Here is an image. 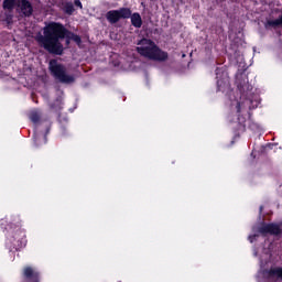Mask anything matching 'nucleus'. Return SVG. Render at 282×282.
Masks as SVG:
<instances>
[{"label":"nucleus","instance_id":"nucleus-8","mask_svg":"<svg viewBox=\"0 0 282 282\" xmlns=\"http://www.w3.org/2000/svg\"><path fill=\"white\" fill-rule=\"evenodd\" d=\"M217 87L218 91H228L230 89V80L228 79V73L224 72L223 68L216 69Z\"/></svg>","mask_w":282,"mask_h":282},{"label":"nucleus","instance_id":"nucleus-10","mask_svg":"<svg viewBox=\"0 0 282 282\" xmlns=\"http://www.w3.org/2000/svg\"><path fill=\"white\" fill-rule=\"evenodd\" d=\"M24 276L31 282H39V271L32 267H26L24 269Z\"/></svg>","mask_w":282,"mask_h":282},{"label":"nucleus","instance_id":"nucleus-17","mask_svg":"<svg viewBox=\"0 0 282 282\" xmlns=\"http://www.w3.org/2000/svg\"><path fill=\"white\" fill-rule=\"evenodd\" d=\"M75 6L83 10V3L80 2V0H75Z\"/></svg>","mask_w":282,"mask_h":282},{"label":"nucleus","instance_id":"nucleus-12","mask_svg":"<svg viewBox=\"0 0 282 282\" xmlns=\"http://www.w3.org/2000/svg\"><path fill=\"white\" fill-rule=\"evenodd\" d=\"M34 140H35V144L37 147H41V144H46L47 143V137L45 134H39V133H34Z\"/></svg>","mask_w":282,"mask_h":282},{"label":"nucleus","instance_id":"nucleus-16","mask_svg":"<svg viewBox=\"0 0 282 282\" xmlns=\"http://www.w3.org/2000/svg\"><path fill=\"white\" fill-rule=\"evenodd\" d=\"M30 120H32V122H36L39 120V111L36 110L31 111Z\"/></svg>","mask_w":282,"mask_h":282},{"label":"nucleus","instance_id":"nucleus-1","mask_svg":"<svg viewBox=\"0 0 282 282\" xmlns=\"http://www.w3.org/2000/svg\"><path fill=\"white\" fill-rule=\"evenodd\" d=\"M66 39V45H69V41H74L77 45H80V36L67 31L65 26L58 22L45 23L43 33H37L35 41L44 47L50 54H63V44L61 41Z\"/></svg>","mask_w":282,"mask_h":282},{"label":"nucleus","instance_id":"nucleus-11","mask_svg":"<svg viewBox=\"0 0 282 282\" xmlns=\"http://www.w3.org/2000/svg\"><path fill=\"white\" fill-rule=\"evenodd\" d=\"M131 23L134 28H142V17L139 13H133L131 15Z\"/></svg>","mask_w":282,"mask_h":282},{"label":"nucleus","instance_id":"nucleus-14","mask_svg":"<svg viewBox=\"0 0 282 282\" xmlns=\"http://www.w3.org/2000/svg\"><path fill=\"white\" fill-rule=\"evenodd\" d=\"M64 11L66 14H72L74 12V4L72 2H67L64 7Z\"/></svg>","mask_w":282,"mask_h":282},{"label":"nucleus","instance_id":"nucleus-6","mask_svg":"<svg viewBox=\"0 0 282 282\" xmlns=\"http://www.w3.org/2000/svg\"><path fill=\"white\" fill-rule=\"evenodd\" d=\"M253 235H250L248 240L250 243H254L259 239L260 235H279L281 227L276 224H261L259 227H253Z\"/></svg>","mask_w":282,"mask_h":282},{"label":"nucleus","instance_id":"nucleus-15","mask_svg":"<svg viewBox=\"0 0 282 282\" xmlns=\"http://www.w3.org/2000/svg\"><path fill=\"white\" fill-rule=\"evenodd\" d=\"M246 105H250L249 100H246L242 105L237 104V111L238 113H241V111H246Z\"/></svg>","mask_w":282,"mask_h":282},{"label":"nucleus","instance_id":"nucleus-9","mask_svg":"<svg viewBox=\"0 0 282 282\" xmlns=\"http://www.w3.org/2000/svg\"><path fill=\"white\" fill-rule=\"evenodd\" d=\"M18 7L24 17H30V14H32V4L29 1L18 0Z\"/></svg>","mask_w":282,"mask_h":282},{"label":"nucleus","instance_id":"nucleus-2","mask_svg":"<svg viewBox=\"0 0 282 282\" xmlns=\"http://www.w3.org/2000/svg\"><path fill=\"white\" fill-rule=\"evenodd\" d=\"M274 261H276V258L269 249L260 254L259 282H282V268L274 267Z\"/></svg>","mask_w":282,"mask_h":282},{"label":"nucleus","instance_id":"nucleus-7","mask_svg":"<svg viewBox=\"0 0 282 282\" xmlns=\"http://www.w3.org/2000/svg\"><path fill=\"white\" fill-rule=\"evenodd\" d=\"M130 17H131V9L129 8L112 10L106 14V19L109 21V23H118L120 19H129Z\"/></svg>","mask_w":282,"mask_h":282},{"label":"nucleus","instance_id":"nucleus-5","mask_svg":"<svg viewBox=\"0 0 282 282\" xmlns=\"http://www.w3.org/2000/svg\"><path fill=\"white\" fill-rule=\"evenodd\" d=\"M24 238L25 231H23L21 227H9L7 231V246H9V248H13L14 250H19V248L23 246Z\"/></svg>","mask_w":282,"mask_h":282},{"label":"nucleus","instance_id":"nucleus-3","mask_svg":"<svg viewBox=\"0 0 282 282\" xmlns=\"http://www.w3.org/2000/svg\"><path fill=\"white\" fill-rule=\"evenodd\" d=\"M138 45L137 52H139L141 56L150 58V61H166V58H169V54L160 50L151 40L143 39Z\"/></svg>","mask_w":282,"mask_h":282},{"label":"nucleus","instance_id":"nucleus-13","mask_svg":"<svg viewBox=\"0 0 282 282\" xmlns=\"http://www.w3.org/2000/svg\"><path fill=\"white\" fill-rule=\"evenodd\" d=\"M14 6H19V0H4L3 8L6 10H12Z\"/></svg>","mask_w":282,"mask_h":282},{"label":"nucleus","instance_id":"nucleus-18","mask_svg":"<svg viewBox=\"0 0 282 282\" xmlns=\"http://www.w3.org/2000/svg\"><path fill=\"white\" fill-rule=\"evenodd\" d=\"M260 210H263V207H260Z\"/></svg>","mask_w":282,"mask_h":282},{"label":"nucleus","instance_id":"nucleus-4","mask_svg":"<svg viewBox=\"0 0 282 282\" xmlns=\"http://www.w3.org/2000/svg\"><path fill=\"white\" fill-rule=\"evenodd\" d=\"M48 69L52 76H54V78L59 83L69 85L70 83H74V80H76L74 75H68L65 66H63V64H59L56 59H52L50 62Z\"/></svg>","mask_w":282,"mask_h":282}]
</instances>
